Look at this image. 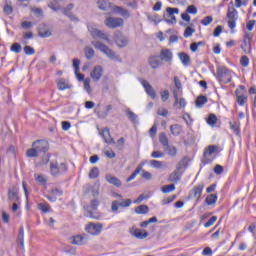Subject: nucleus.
<instances>
[{
  "label": "nucleus",
  "mask_w": 256,
  "mask_h": 256,
  "mask_svg": "<svg viewBox=\"0 0 256 256\" xmlns=\"http://www.w3.org/2000/svg\"><path fill=\"white\" fill-rule=\"evenodd\" d=\"M247 0H235V3L230 2L227 7V26L232 33L236 28V22L239 20V11L236 10L241 8L242 6H247Z\"/></svg>",
  "instance_id": "obj_1"
},
{
  "label": "nucleus",
  "mask_w": 256,
  "mask_h": 256,
  "mask_svg": "<svg viewBox=\"0 0 256 256\" xmlns=\"http://www.w3.org/2000/svg\"><path fill=\"white\" fill-rule=\"evenodd\" d=\"M38 210L42 211L43 213H48L50 211V206L47 203H39Z\"/></svg>",
  "instance_id": "obj_54"
},
{
  "label": "nucleus",
  "mask_w": 256,
  "mask_h": 256,
  "mask_svg": "<svg viewBox=\"0 0 256 256\" xmlns=\"http://www.w3.org/2000/svg\"><path fill=\"white\" fill-rule=\"evenodd\" d=\"M169 91L168 90H163L162 92H160V97H161V101L163 103H166L169 100Z\"/></svg>",
  "instance_id": "obj_55"
},
{
  "label": "nucleus",
  "mask_w": 256,
  "mask_h": 256,
  "mask_svg": "<svg viewBox=\"0 0 256 256\" xmlns=\"http://www.w3.org/2000/svg\"><path fill=\"white\" fill-rule=\"evenodd\" d=\"M10 51L12 53H21L22 52V46L19 43H14L10 47Z\"/></svg>",
  "instance_id": "obj_51"
},
{
  "label": "nucleus",
  "mask_w": 256,
  "mask_h": 256,
  "mask_svg": "<svg viewBox=\"0 0 256 256\" xmlns=\"http://www.w3.org/2000/svg\"><path fill=\"white\" fill-rule=\"evenodd\" d=\"M135 211L137 214H147L149 211V208L146 205H141V206H137Z\"/></svg>",
  "instance_id": "obj_49"
},
{
  "label": "nucleus",
  "mask_w": 256,
  "mask_h": 256,
  "mask_svg": "<svg viewBox=\"0 0 256 256\" xmlns=\"http://www.w3.org/2000/svg\"><path fill=\"white\" fill-rule=\"evenodd\" d=\"M208 103L207 96H198L196 98L195 104L198 108H202L204 104Z\"/></svg>",
  "instance_id": "obj_37"
},
{
  "label": "nucleus",
  "mask_w": 256,
  "mask_h": 256,
  "mask_svg": "<svg viewBox=\"0 0 256 256\" xmlns=\"http://www.w3.org/2000/svg\"><path fill=\"white\" fill-rule=\"evenodd\" d=\"M170 133L174 137H178L182 133V126L179 124H174L170 126Z\"/></svg>",
  "instance_id": "obj_28"
},
{
  "label": "nucleus",
  "mask_w": 256,
  "mask_h": 256,
  "mask_svg": "<svg viewBox=\"0 0 256 256\" xmlns=\"http://www.w3.org/2000/svg\"><path fill=\"white\" fill-rule=\"evenodd\" d=\"M179 58L181 60V63L185 66H188L190 64V56L186 53H180Z\"/></svg>",
  "instance_id": "obj_42"
},
{
  "label": "nucleus",
  "mask_w": 256,
  "mask_h": 256,
  "mask_svg": "<svg viewBox=\"0 0 256 256\" xmlns=\"http://www.w3.org/2000/svg\"><path fill=\"white\" fill-rule=\"evenodd\" d=\"M33 26H34V23L31 22V21L21 22V28L22 29L29 30V29L33 28Z\"/></svg>",
  "instance_id": "obj_57"
},
{
  "label": "nucleus",
  "mask_w": 256,
  "mask_h": 256,
  "mask_svg": "<svg viewBox=\"0 0 256 256\" xmlns=\"http://www.w3.org/2000/svg\"><path fill=\"white\" fill-rule=\"evenodd\" d=\"M50 194H51L52 196L58 198V197H61V196H62L63 191L60 190V189H58V188H54V189H52V190L50 191Z\"/></svg>",
  "instance_id": "obj_62"
},
{
  "label": "nucleus",
  "mask_w": 256,
  "mask_h": 256,
  "mask_svg": "<svg viewBox=\"0 0 256 256\" xmlns=\"http://www.w3.org/2000/svg\"><path fill=\"white\" fill-rule=\"evenodd\" d=\"M24 53L26 55H29V56L34 55L35 54V49L32 46H25L24 47Z\"/></svg>",
  "instance_id": "obj_63"
},
{
  "label": "nucleus",
  "mask_w": 256,
  "mask_h": 256,
  "mask_svg": "<svg viewBox=\"0 0 256 256\" xmlns=\"http://www.w3.org/2000/svg\"><path fill=\"white\" fill-rule=\"evenodd\" d=\"M129 233L136 237L137 239L139 240H144L148 237V232L146 230H141V229H138V228H135V226H132L130 229H129Z\"/></svg>",
  "instance_id": "obj_12"
},
{
  "label": "nucleus",
  "mask_w": 256,
  "mask_h": 256,
  "mask_svg": "<svg viewBox=\"0 0 256 256\" xmlns=\"http://www.w3.org/2000/svg\"><path fill=\"white\" fill-rule=\"evenodd\" d=\"M159 142L163 147H168L169 146V140L168 137L166 136L165 133H160L159 135Z\"/></svg>",
  "instance_id": "obj_44"
},
{
  "label": "nucleus",
  "mask_w": 256,
  "mask_h": 256,
  "mask_svg": "<svg viewBox=\"0 0 256 256\" xmlns=\"http://www.w3.org/2000/svg\"><path fill=\"white\" fill-rule=\"evenodd\" d=\"M173 97H174V103L173 106L177 107L179 109L185 108L187 106V102L185 98H179V93L177 92V90H173Z\"/></svg>",
  "instance_id": "obj_13"
},
{
  "label": "nucleus",
  "mask_w": 256,
  "mask_h": 256,
  "mask_svg": "<svg viewBox=\"0 0 256 256\" xmlns=\"http://www.w3.org/2000/svg\"><path fill=\"white\" fill-rule=\"evenodd\" d=\"M103 230V225L100 223H87L85 226V231L87 234H90L91 236H98Z\"/></svg>",
  "instance_id": "obj_5"
},
{
  "label": "nucleus",
  "mask_w": 256,
  "mask_h": 256,
  "mask_svg": "<svg viewBox=\"0 0 256 256\" xmlns=\"http://www.w3.org/2000/svg\"><path fill=\"white\" fill-rule=\"evenodd\" d=\"M240 65L241 67H248L250 65V58L249 56H241L240 57Z\"/></svg>",
  "instance_id": "obj_48"
},
{
  "label": "nucleus",
  "mask_w": 256,
  "mask_h": 256,
  "mask_svg": "<svg viewBox=\"0 0 256 256\" xmlns=\"http://www.w3.org/2000/svg\"><path fill=\"white\" fill-rule=\"evenodd\" d=\"M180 169H181V166H177V167H176V170H177V171H173V172L170 174V176H169V178H168V181H169V182L177 183V182L180 181V179H181V174L179 173V170H180Z\"/></svg>",
  "instance_id": "obj_25"
},
{
  "label": "nucleus",
  "mask_w": 256,
  "mask_h": 256,
  "mask_svg": "<svg viewBox=\"0 0 256 256\" xmlns=\"http://www.w3.org/2000/svg\"><path fill=\"white\" fill-rule=\"evenodd\" d=\"M173 81H174V86H175L173 91H176L178 94L182 93V84H181L179 77L174 76Z\"/></svg>",
  "instance_id": "obj_35"
},
{
  "label": "nucleus",
  "mask_w": 256,
  "mask_h": 256,
  "mask_svg": "<svg viewBox=\"0 0 256 256\" xmlns=\"http://www.w3.org/2000/svg\"><path fill=\"white\" fill-rule=\"evenodd\" d=\"M217 151H218V146H214V145L207 146V148H205L204 150L203 156L205 158L208 156H212V154Z\"/></svg>",
  "instance_id": "obj_31"
},
{
  "label": "nucleus",
  "mask_w": 256,
  "mask_h": 256,
  "mask_svg": "<svg viewBox=\"0 0 256 256\" xmlns=\"http://www.w3.org/2000/svg\"><path fill=\"white\" fill-rule=\"evenodd\" d=\"M18 191H19V188L17 186H12L8 190V199L10 201L19 202L21 200V198L18 196Z\"/></svg>",
  "instance_id": "obj_19"
},
{
  "label": "nucleus",
  "mask_w": 256,
  "mask_h": 256,
  "mask_svg": "<svg viewBox=\"0 0 256 256\" xmlns=\"http://www.w3.org/2000/svg\"><path fill=\"white\" fill-rule=\"evenodd\" d=\"M99 174H100V171H99V168L97 166H94L91 171H90V174H88V177L91 179V180H94V179H97L99 177Z\"/></svg>",
  "instance_id": "obj_41"
},
{
  "label": "nucleus",
  "mask_w": 256,
  "mask_h": 256,
  "mask_svg": "<svg viewBox=\"0 0 256 256\" xmlns=\"http://www.w3.org/2000/svg\"><path fill=\"white\" fill-rule=\"evenodd\" d=\"M218 201V196L215 194H211L205 198V203L208 206L214 205Z\"/></svg>",
  "instance_id": "obj_36"
},
{
  "label": "nucleus",
  "mask_w": 256,
  "mask_h": 256,
  "mask_svg": "<svg viewBox=\"0 0 256 256\" xmlns=\"http://www.w3.org/2000/svg\"><path fill=\"white\" fill-rule=\"evenodd\" d=\"M176 190V186L174 184H171V185H166V186H162L161 187V191L164 193V194H167L169 192H172V191H175Z\"/></svg>",
  "instance_id": "obj_47"
},
{
  "label": "nucleus",
  "mask_w": 256,
  "mask_h": 256,
  "mask_svg": "<svg viewBox=\"0 0 256 256\" xmlns=\"http://www.w3.org/2000/svg\"><path fill=\"white\" fill-rule=\"evenodd\" d=\"M230 130L235 133V135H240L241 129H240V122H229Z\"/></svg>",
  "instance_id": "obj_32"
},
{
  "label": "nucleus",
  "mask_w": 256,
  "mask_h": 256,
  "mask_svg": "<svg viewBox=\"0 0 256 256\" xmlns=\"http://www.w3.org/2000/svg\"><path fill=\"white\" fill-rule=\"evenodd\" d=\"M112 196L114 198L120 199V200H113L110 205V211H112L115 214L119 213L120 208H129L132 204L131 199H123V196L121 194L113 192Z\"/></svg>",
  "instance_id": "obj_2"
},
{
  "label": "nucleus",
  "mask_w": 256,
  "mask_h": 256,
  "mask_svg": "<svg viewBox=\"0 0 256 256\" xmlns=\"http://www.w3.org/2000/svg\"><path fill=\"white\" fill-rule=\"evenodd\" d=\"M143 170V166L139 165L137 166L136 170L134 172H132V174L127 178L126 182H130L133 181L136 176Z\"/></svg>",
  "instance_id": "obj_40"
},
{
  "label": "nucleus",
  "mask_w": 256,
  "mask_h": 256,
  "mask_svg": "<svg viewBox=\"0 0 256 256\" xmlns=\"http://www.w3.org/2000/svg\"><path fill=\"white\" fill-rule=\"evenodd\" d=\"M3 11H4V14L5 15H11L13 13V6L10 5V4H6L4 7H3Z\"/></svg>",
  "instance_id": "obj_60"
},
{
  "label": "nucleus",
  "mask_w": 256,
  "mask_h": 256,
  "mask_svg": "<svg viewBox=\"0 0 256 256\" xmlns=\"http://www.w3.org/2000/svg\"><path fill=\"white\" fill-rule=\"evenodd\" d=\"M198 13V8L195 5H190L186 8L185 13L181 14V19L186 22V23H190L191 22V16H189V14L192 15H196Z\"/></svg>",
  "instance_id": "obj_10"
},
{
  "label": "nucleus",
  "mask_w": 256,
  "mask_h": 256,
  "mask_svg": "<svg viewBox=\"0 0 256 256\" xmlns=\"http://www.w3.org/2000/svg\"><path fill=\"white\" fill-rule=\"evenodd\" d=\"M212 21H213V17H212V16H205V17L202 19L201 23H202V25H204V26H208L209 24L212 23Z\"/></svg>",
  "instance_id": "obj_64"
},
{
  "label": "nucleus",
  "mask_w": 256,
  "mask_h": 256,
  "mask_svg": "<svg viewBox=\"0 0 256 256\" xmlns=\"http://www.w3.org/2000/svg\"><path fill=\"white\" fill-rule=\"evenodd\" d=\"M193 33H196V29L192 26H187L184 30L183 36L184 38H190Z\"/></svg>",
  "instance_id": "obj_43"
},
{
  "label": "nucleus",
  "mask_w": 256,
  "mask_h": 256,
  "mask_svg": "<svg viewBox=\"0 0 256 256\" xmlns=\"http://www.w3.org/2000/svg\"><path fill=\"white\" fill-rule=\"evenodd\" d=\"M105 25L110 29L122 27L124 20L120 17H108L105 21Z\"/></svg>",
  "instance_id": "obj_9"
},
{
  "label": "nucleus",
  "mask_w": 256,
  "mask_h": 256,
  "mask_svg": "<svg viewBox=\"0 0 256 256\" xmlns=\"http://www.w3.org/2000/svg\"><path fill=\"white\" fill-rule=\"evenodd\" d=\"M234 74L233 70L227 66H219L216 71V79L219 83L229 84L232 82Z\"/></svg>",
  "instance_id": "obj_3"
},
{
  "label": "nucleus",
  "mask_w": 256,
  "mask_h": 256,
  "mask_svg": "<svg viewBox=\"0 0 256 256\" xmlns=\"http://www.w3.org/2000/svg\"><path fill=\"white\" fill-rule=\"evenodd\" d=\"M56 87H58L59 91H65L70 90L72 86L65 78H59L58 80H56Z\"/></svg>",
  "instance_id": "obj_20"
},
{
  "label": "nucleus",
  "mask_w": 256,
  "mask_h": 256,
  "mask_svg": "<svg viewBox=\"0 0 256 256\" xmlns=\"http://www.w3.org/2000/svg\"><path fill=\"white\" fill-rule=\"evenodd\" d=\"M34 38L33 32H25L24 34H22V44L27 45L28 44V40H32Z\"/></svg>",
  "instance_id": "obj_39"
},
{
  "label": "nucleus",
  "mask_w": 256,
  "mask_h": 256,
  "mask_svg": "<svg viewBox=\"0 0 256 256\" xmlns=\"http://www.w3.org/2000/svg\"><path fill=\"white\" fill-rule=\"evenodd\" d=\"M84 52H85V57L86 59L90 60L94 57V50L93 48L89 47V46H86L85 49H84Z\"/></svg>",
  "instance_id": "obj_46"
},
{
  "label": "nucleus",
  "mask_w": 256,
  "mask_h": 256,
  "mask_svg": "<svg viewBox=\"0 0 256 256\" xmlns=\"http://www.w3.org/2000/svg\"><path fill=\"white\" fill-rule=\"evenodd\" d=\"M106 181L109 184H112L117 188H120L122 186L121 180L119 178L115 177V176H110V175L106 176Z\"/></svg>",
  "instance_id": "obj_26"
},
{
  "label": "nucleus",
  "mask_w": 256,
  "mask_h": 256,
  "mask_svg": "<svg viewBox=\"0 0 256 256\" xmlns=\"http://www.w3.org/2000/svg\"><path fill=\"white\" fill-rule=\"evenodd\" d=\"M32 147L39 153H46L49 150V144L46 140H36L32 143Z\"/></svg>",
  "instance_id": "obj_11"
},
{
  "label": "nucleus",
  "mask_w": 256,
  "mask_h": 256,
  "mask_svg": "<svg viewBox=\"0 0 256 256\" xmlns=\"http://www.w3.org/2000/svg\"><path fill=\"white\" fill-rule=\"evenodd\" d=\"M235 95H236V102L241 107L244 106L249 101V96L245 94H241L239 89L235 90Z\"/></svg>",
  "instance_id": "obj_17"
},
{
  "label": "nucleus",
  "mask_w": 256,
  "mask_h": 256,
  "mask_svg": "<svg viewBox=\"0 0 256 256\" xmlns=\"http://www.w3.org/2000/svg\"><path fill=\"white\" fill-rule=\"evenodd\" d=\"M169 156L175 157L177 155V148L175 146H165Z\"/></svg>",
  "instance_id": "obj_50"
},
{
  "label": "nucleus",
  "mask_w": 256,
  "mask_h": 256,
  "mask_svg": "<svg viewBox=\"0 0 256 256\" xmlns=\"http://www.w3.org/2000/svg\"><path fill=\"white\" fill-rule=\"evenodd\" d=\"M206 123L211 127H215L218 123V117L214 114H210L206 119Z\"/></svg>",
  "instance_id": "obj_34"
},
{
  "label": "nucleus",
  "mask_w": 256,
  "mask_h": 256,
  "mask_svg": "<svg viewBox=\"0 0 256 256\" xmlns=\"http://www.w3.org/2000/svg\"><path fill=\"white\" fill-rule=\"evenodd\" d=\"M34 179L40 186H43V187L47 186V182H48L47 176L43 174H40V175L34 174Z\"/></svg>",
  "instance_id": "obj_27"
},
{
  "label": "nucleus",
  "mask_w": 256,
  "mask_h": 256,
  "mask_svg": "<svg viewBox=\"0 0 256 256\" xmlns=\"http://www.w3.org/2000/svg\"><path fill=\"white\" fill-rule=\"evenodd\" d=\"M87 240H88V238L86 235H76V236L72 237L71 243L73 245L82 246L87 243Z\"/></svg>",
  "instance_id": "obj_21"
},
{
  "label": "nucleus",
  "mask_w": 256,
  "mask_h": 256,
  "mask_svg": "<svg viewBox=\"0 0 256 256\" xmlns=\"http://www.w3.org/2000/svg\"><path fill=\"white\" fill-rule=\"evenodd\" d=\"M92 45L95 49L107 55L109 58H115V53L109 48V46L104 45L103 43L96 41L92 42Z\"/></svg>",
  "instance_id": "obj_8"
},
{
  "label": "nucleus",
  "mask_w": 256,
  "mask_h": 256,
  "mask_svg": "<svg viewBox=\"0 0 256 256\" xmlns=\"http://www.w3.org/2000/svg\"><path fill=\"white\" fill-rule=\"evenodd\" d=\"M38 153H40V152L37 149L32 147V148L27 150L26 155H27L28 158H37Z\"/></svg>",
  "instance_id": "obj_45"
},
{
  "label": "nucleus",
  "mask_w": 256,
  "mask_h": 256,
  "mask_svg": "<svg viewBox=\"0 0 256 256\" xmlns=\"http://www.w3.org/2000/svg\"><path fill=\"white\" fill-rule=\"evenodd\" d=\"M24 234H25L24 227H20L18 237H17V242L21 248H24Z\"/></svg>",
  "instance_id": "obj_33"
},
{
  "label": "nucleus",
  "mask_w": 256,
  "mask_h": 256,
  "mask_svg": "<svg viewBox=\"0 0 256 256\" xmlns=\"http://www.w3.org/2000/svg\"><path fill=\"white\" fill-rule=\"evenodd\" d=\"M150 166L154 169H160L163 167V162L159 160H150Z\"/></svg>",
  "instance_id": "obj_53"
},
{
  "label": "nucleus",
  "mask_w": 256,
  "mask_h": 256,
  "mask_svg": "<svg viewBox=\"0 0 256 256\" xmlns=\"http://www.w3.org/2000/svg\"><path fill=\"white\" fill-rule=\"evenodd\" d=\"M103 75V67L102 66H95L91 72V77L94 82H99Z\"/></svg>",
  "instance_id": "obj_18"
},
{
  "label": "nucleus",
  "mask_w": 256,
  "mask_h": 256,
  "mask_svg": "<svg viewBox=\"0 0 256 256\" xmlns=\"http://www.w3.org/2000/svg\"><path fill=\"white\" fill-rule=\"evenodd\" d=\"M149 65L153 70L158 69V67L161 65V62L158 60V56H150Z\"/></svg>",
  "instance_id": "obj_30"
},
{
  "label": "nucleus",
  "mask_w": 256,
  "mask_h": 256,
  "mask_svg": "<svg viewBox=\"0 0 256 256\" xmlns=\"http://www.w3.org/2000/svg\"><path fill=\"white\" fill-rule=\"evenodd\" d=\"M66 171H68V166L66 163H61L60 165L58 162L50 163V173L52 176L57 177Z\"/></svg>",
  "instance_id": "obj_4"
},
{
  "label": "nucleus",
  "mask_w": 256,
  "mask_h": 256,
  "mask_svg": "<svg viewBox=\"0 0 256 256\" xmlns=\"http://www.w3.org/2000/svg\"><path fill=\"white\" fill-rule=\"evenodd\" d=\"M203 190V184H198L197 186H194L192 189L193 198H195L196 200H200Z\"/></svg>",
  "instance_id": "obj_24"
},
{
  "label": "nucleus",
  "mask_w": 256,
  "mask_h": 256,
  "mask_svg": "<svg viewBox=\"0 0 256 256\" xmlns=\"http://www.w3.org/2000/svg\"><path fill=\"white\" fill-rule=\"evenodd\" d=\"M160 59L164 62L170 63L173 61V53L169 49H162L160 52Z\"/></svg>",
  "instance_id": "obj_22"
},
{
  "label": "nucleus",
  "mask_w": 256,
  "mask_h": 256,
  "mask_svg": "<svg viewBox=\"0 0 256 256\" xmlns=\"http://www.w3.org/2000/svg\"><path fill=\"white\" fill-rule=\"evenodd\" d=\"M90 33L93 39H102L103 41L109 42V37L99 29L92 28L90 29Z\"/></svg>",
  "instance_id": "obj_14"
},
{
  "label": "nucleus",
  "mask_w": 256,
  "mask_h": 256,
  "mask_svg": "<svg viewBox=\"0 0 256 256\" xmlns=\"http://www.w3.org/2000/svg\"><path fill=\"white\" fill-rule=\"evenodd\" d=\"M141 84H142V87L145 88V91L148 94V96H150L151 99L154 100L156 98V92H155L153 86L151 84H149V82L147 80H142Z\"/></svg>",
  "instance_id": "obj_16"
},
{
  "label": "nucleus",
  "mask_w": 256,
  "mask_h": 256,
  "mask_svg": "<svg viewBox=\"0 0 256 256\" xmlns=\"http://www.w3.org/2000/svg\"><path fill=\"white\" fill-rule=\"evenodd\" d=\"M100 136L103 137V140L107 144H115L113 137L111 136L110 129L108 127L103 128L100 131Z\"/></svg>",
  "instance_id": "obj_15"
},
{
  "label": "nucleus",
  "mask_w": 256,
  "mask_h": 256,
  "mask_svg": "<svg viewBox=\"0 0 256 256\" xmlns=\"http://www.w3.org/2000/svg\"><path fill=\"white\" fill-rule=\"evenodd\" d=\"M97 5L102 11H107L110 8V3L107 0H98Z\"/></svg>",
  "instance_id": "obj_38"
},
{
  "label": "nucleus",
  "mask_w": 256,
  "mask_h": 256,
  "mask_svg": "<svg viewBox=\"0 0 256 256\" xmlns=\"http://www.w3.org/2000/svg\"><path fill=\"white\" fill-rule=\"evenodd\" d=\"M176 198H177L176 195L168 196L167 198H164V199L162 200V204H163V205H168V204H170L171 202L175 201Z\"/></svg>",
  "instance_id": "obj_59"
},
{
  "label": "nucleus",
  "mask_w": 256,
  "mask_h": 256,
  "mask_svg": "<svg viewBox=\"0 0 256 256\" xmlns=\"http://www.w3.org/2000/svg\"><path fill=\"white\" fill-rule=\"evenodd\" d=\"M91 193L93 197H97L100 193V184L96 183L93 186H87L85 194Z\"/></svg>",
  "instance_id": "obj_23"
},
{
  "label": "nucleus",
  "mask_w": 256,
  "mask_h": 256,
  "mask_svg": "<svg viewBox=\"0 0 256 256\" xmlns=\"http://www.w3.org/2000/svg\"><path fill=\"white\" fill-rule=\"evenodd\" d=\"M251 41H252L251 34L249 32H245V36L242 39V44H241L240 48L246 54H250L252 52Z\"/></svg>",
  "instance_id": "obj_7"
},
{
  "label": "nucleus",
  "mask_w": 256,
  "mask_h": 256,
  "mask_svg": "<svg viewBox=\"0 0 256 256\" xmlns=\"http://www.w3.org/2000/svg\"><path fill=\"white\" fill-rule=\"evenodd\" d=\"M249 94L252 96V99L254 100V107L256 108V86H251L249 88Z\"/></svg>",
  "instance_id": "obj_58"
},
{
  "label": "nucleus",
  "mask_w": 256,
  "mask_h": 256,
  "mask_svg": "<svg viewBox=\"0 0 256 256\" xmlns=\"http://www.w3.org/2000/svg\"><path fill=\"white\" fill-rule=\"evenodd\" d=\"M115 42L119 48H123L127 45V40L123 37H117Z\"/></svg>",
  "instance_id": "obj_52"
},
{
  "label": "nucleus",
  "mask_w": 256,
  "mask_h": 256,
  "mask_svg": "<svg viewBox=\"0 0 256 256\" xmlns=\"http://www.w3.org/2000/svg\"><path fill=\"white\" fill-rule=\"evenodd\" d=\"M218 221V216H212L210 218V220H208L205 224H204V228H210L214 223H216Z\"/></svg>",
  "instance_id": "obj_56"
},
{
  "label": "nucleus",
  "mask_w": 256,
  "mask_h": 256,
  "mask_svg": "<svg viewBox=\"0 0 256 256\" xmlns=\"http://www.w3.org/2000/svg\"><path fill=\"white\" fill-rule=\"evenodd\" d=\"M113 11H114V13H118L123 17H129L130 16L129 10L123 8L122 6H114Z\"/></svg>",
  "instance_id": "obj_29"
},
{
  "label": "nucleus",
  "mask_w": 256,
  "mask_h": 256,
  "mask_svg": "<svg viewBox=\"0 0 256 256\" xmlns=\"http://www.w3.org/2000/svg\"><path fill=\"white\" fill-rule=\"evenodd\" d=\"M39 36L42 38H48L51 36V31L50 30H45V29H40L39 30Z\"/></svg>",
  "instance_id": "obj_61"
},
{
  "label": "nucleus",
  "mask_w": 256,
  "mask_h": 256,
  "mask_svg": "<svg viewBox=\"0 0 256 256\" xmlns=\"http://www.w3.org/2000/svg\"><path fill=\"white\" fill-rule=\"evenodd\" d=\"M166 11H167V14L164 15V19L166 20V22L170 24H176L177 19L175 14H179V8L167 7Z\"/></svg>",
  "instance_id": "obj_6"
}]
</instances>
